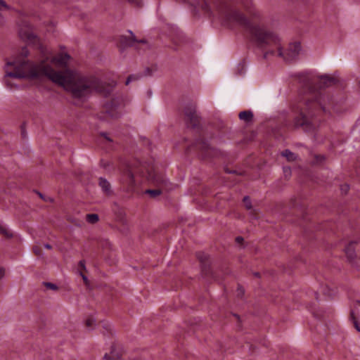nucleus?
<instances>
[{
  "label": "nucleus",
  "mask_w": 360,
  "mask_h": 360,
  "mask_svg": "<svg viewBox=\"0 0 360 360\" xmlns=\"http://www.w3.org/2000/svg\"><path fill=\"white\" fill-rule=\"evenodd\" d=\"M27 56V49L22 48L17 58L6 63L4 82L8 88L12 89L15 86L11 82L12 79L45 76L62 86L74 98L80 100H85L94 92L107 96L112 89V85L105 84L98 78L84 75L76 70L67 68L63 71L55 70L52 65L61 68L66 66L70 59L67 53H60L54 57L46 56L39 64L26 60Z\"/></svg>",
  "instance_id": "f257e3e1"
},
{
  "label": "nucleus",
  "mask_w": 360,
  "mask_h": 360,
  "mask_svg": "<svg viewBox=\"0 0 360 360\" xmlns=\"http://www.w3.org/2000/svg\"><path fill=\"white\" fill-rule=\"evenodd\" d=\"M231 1L242 4L248 11L250 19L223 0H188L196 13L200 11L207 17L219 20L227 25H238L248 32L259 46H269V50L264 53L265 58L269 54L277 53L285 60L292 61L298 56L301 51L300 43L290 44L286 51H283L279 37L266 29L264 18L252 6V0Z\"/></svg>",
  "instance_id": "f03ea898"
},
{
  "label": "nucleus",
  "mask_w": 360,
  "mask_h": 360,
  "mask_svg": "<svg viewBox=\"0 0 360 360\" xmlns=\"http://www.w3.org/2000/svg\"><path fill=\"white\" fill-rule=\"evenodd\" d=\"M297 77L298 82L306 87L309 93L302 98L298 104L300 115L295 118V125L296 127H302L304 131L313 132L316 127L309 117L319 115L321 112H330L329 107L332 105L333 101L328 91H311L313 86L316 84V75L310 72H303L298 73Z\"/></svg>",
  "instance_id": "7ed1b4c3"
},
{
  "label": "nucleus",
  "mask_w": 360,
  "mask_h": 360,
  "mask_svg": "<svg viewBox=\"0 0 360 360\" xmlns=\"http://www.w3.org/2000/svg\"><path fill=\"white\" fill-rule=\"evenodd\" d=\"M142 177H145L149 182L159 187V188L146 191V193L152 197L160 195L161 188H167V179L162 174L157 172L154 166H146L136 160L125 166L122 179L129 186H134L141 183Z\"/></svg>",
  "instance_id": "20e7f679"
},
{
  "label": "nucleus",
  "mask_w": 360,
  "mask_h": 360,
  "mask_svg": "<svg viewBox=\"0 0 360 360\" xmlns=\"http://www.w3.org/2000/svg\"><path fill=\"white\" fill-rule=\"evenodd\" d=\"M124 103L122 97L120 96H114L105 104L106 113L112 118L116 119L122 114V109Z\"/></svg>",
  "instance_id": "39448f33"
},
{
  "label": "nucleus",
  "mask_w": 360,
  "mask_h": 360,
  "mask_svg": "<svg viewBox=\"0 0 360 360\" xmlns=\"http://www.w3.org/2000/svg\"><path fill=\"white\" fill-rule=\"evenodd\" d=\"M187 124L191 127H196L199 123L198 116L194 104L188 105L184 110Z\"/></svg>",
  "instance_id": "423d86ee"
},
{
  "label": "nucleus",
  "mask_w": 360,
  "mask_h": 360,
  "mask_svg": "<svg viewBox=\"0 0 360 360\" xmlns=\"http://www.w3.org/2000/svg\"><path fill=\"white\" fill-rule=\"evenodd\" d=\"M355 242H350L345 248V251L348 261L352 264L356 266L357 268L359 267L360 259L356 258V255L354 250Z\"/></svg>",
  "instance_id": "0eeeda50"
},
{
  "label": "nucleus",
  "mask_w": 360,
  "mask_h": 360,
  "mask_svg": "<svg viewBox=\"0 0 360 360\" xmlns=\"http://www.w3.org/2000/svg\"><path fill=\"white\" fill-rule=\"evenodd\" d=\"M316 83L321 88L332 86L335 83V79L328 75H316Z\"/></svg>",
  "instance_id": "6e6552de"
},
{
  "label": "nucleus",
  "mask_w": 360,
  "mask_h": 360,
  "mask_svg": "<svg viewBox=\"0 0 360 360\" xmlns=\"http://www.w3.org/2000/svg\"><path fill=\"white\" fill-rule=\"evenodd\" d=\"M122 355V352L120 347L113 345L110 354H105L103 356L104 360H118Z\"/></svg>",
  "instance_id": "1a4fd4ad"
},
{
  "label": "nucleus",
  "mask_w": 360,
  "mask_h": 360,
  "mask_svg": "<svg viewBox=\"0 0 360 360\" xmlns=\"http://www.w3.org/2000/svg\"><path fill=\"white\" fill-rule=\"evenodd\" d=\"M99 186L105 194L110 195L112 193L110 184L105 179L100 178Z\"/></svg>",
  "instance_id": "9d476101"
},
{
  "label": "nucleus",
  "mask_w": 360,
  "mask_h": 360,
  "mask_svg": "<svg viewBox=\"0 0 360 360\" xmlns=\"http://www.w3.org/2000/svg\"><path fill=\"white\" fill-rule=\"evenodd\" d=\"M130 36L127 38L126 37H122L121 38V43L124 46H134L136 39L132 32L129 31Z\"/></svg>",
  "instance_id": "9b49d317"
},
{
  "label": "nucleus",
  "mask_w": 360,
  "mask_h": 360,
  "mask_svg": "<svg viewBox=\"0 0 360 360\" xmlns=\"http://www.w3.org/2000/svg\"><path fill=\"white\" fill-rule=\"evenodd\" d=\"M238 116L241 120L248 122L252 120V119L253 117V114L250 110H245V111L240 112L239 113Z\"/></svg>",
  "instance_id": "f8f14e48"
},
{
  "label": "nucleus",
  "mask_w": 360,
  "mask_h": 360,
  "mask_svg": "<svg viewBox=\"0 0 360 360\" xmlns=\"http://www.w3.org/2000/svg\"><path fill=\"white\" fill-rule=\"evenodd\" d=\"M0 233L8 238L13 236L12 231L4 224H0Z\"/></svg>",
  "instance_id": "ddd939ff"
},
{
  "label": "nucleus",
  "mask_w": 360,
  "mask_h": 360,
  "mask_svg": "<svg viewBox=\"0 0 360 360\" xmlns=\"http://www.w3.org/2000/svg\"><path fill=\"white\" fill-rule=\"evenodd\" d=\"M19 34L21 38L27 39L29 41H32L35 37L33 33H32L30 30L24 32L22 29H20L19 31Z\"/></svg>",
  "instance_id": "4468645a"
},
{
  "label": "nucleus",
  "mask_w": 360,
  "mask_h": 360,
  "mask_svg": "<svg viewBox=\"0 0 360 360\" xmlns=\"http://www.w3.org/2000/svg\"><path fill=\"white\" fill-rule=\"evenodd\" d=\"M282 155L283 157L286 158V159L288 161H293L296 159L295 154H294L290 150H288V149H286L282 152Z\"/></svg>",
  "instance_id": "2eb2a0df"
},
{
  "label": "nucleus",
  "mask_w": 360,
  "mask_h": 360,
  "mask_svg": "<svg viewBox=\"0 0 360 360\" xmlns=\"http://www.w3.org/2000/svg\"><path fill=\"white\" fill-rule=\"evenodd\" d=\"M86 219L90 224H95L98 221L99 218L96 214H88L86 215Z\"/></svg>",
  "instance_id": "dca6fc26"
},
{
  "label": "nucleus",
  "mask_w": 360,
  "mask_h": 360,
  "mask_svg": "<svg viewBox=\"0 0 360 360\" xmlns=\"http://www.w3.org/2000/svg\"><path fill=\"white\" fill-rule=\"evenodd\" d=\"M350 319L353 321L354 326L358 332H360V326L354 316V311L352 310L350 313Z\"/></svg>",
  "instance_id": "f3484780"
},
{
  "label": "nucleus",
  "mask_w": 360,
  "mask_h": 360,
  "mask_svg": "<svg viewBox=\"0 0 360 360\" xmlns=\"http://www.w3.org/2000/svg\"><path fill=\"white\" fill-rule=\"evenodd\" d=\"M323 292L328 297H333L335 295V291L330 289L328 286H326L323 289Z\"/></svg>",
  "instance_id": "a211bd4d"
},
{
  "label": "nucleus",
  "mask_w": 360,
  "mask_h": 360,
  "mask_svg": "<svg viewBox=\"0 0 360 360\" xmlns=\"http://www.w3.org/2000/svg\"><path fill=\"white\" fill-rule=\"evenodd\" d=\"M139 78H140V75H129L128 77L125 84H126V85H128L132 81L136 80V79H138Z\"/></svg>",
  "instance_id": "6ab92c4d"
},
{
  "label": "nucleus",
  "mask_w": 360,
  "mask_h": 360,
  "mask_svg": "<svg viewBox=\"0 0 360 360\" xmlns=\"http://www.w3.org/2000/svg\"><path fill=\"white\" fill-rule=\"evenodd\" d=\"M197 257L202 263H205L207 260V255L203 252L198 253Z\"/></svg>",
  "instance_id": "aec40b11"
},
{
  "label": "nucleus",
  "mask_w": 360,
  "mask_h": 360,
  "mask_svg": "<svg viewBox=\"0 0 360 360\" xmlns=\"http://www.w3.org/2000/svg\"><path fill=\"white\" fill-rule=\"evenodd\" d=\"M243 202L245 203V207L248 210H251L252 209V205H251L250 200L248 196H245L243 198Z\"/></svg>",
  "instance_id": "412c9836"
},
{
  "label": "nucleus",
  "mask_w": 360,
  "mask_h": 360,
  "mask_svg": "<svg viewBox=\"0 0 360 360\" xmlns=\"http://www.w3.org/2000/svg\"><path fill=\"white\" fill-rule=\"evenodd\" d=\"M44 285L47 288H49V289L53 290H56L58 289V286L56 284L52 283H49V282L44 283Z\"/></svg>",
  "instance_id": "4be33fe9"
},
{
  "label": "nucleus",
  "mask_w": 360,
  "mask_h": 360,
  "mask_svg": "<svg viewBox=\"0 0 360 360\" xmlns=\"http://www.w3.org/2000/svg\"><path fill=\"white\" fill-rule=\"evenodd\" d=\"M199 148L205 150H208L210 148V146L207 142L202 141L199 143Z\"/></svg>",
  "instance_id": "5701e85b"
},
{
  "label": "nucleus",
  "mask_w": 360,
  "mask_h": 360,
  "mask_svg": "<svg viewBox=\"0 0 360 360\" xmlns=\"http://www.w3.org/2000/svg\"><path fill=\"white\" fill-rule=\"evenodd\" d=\"M95 322V319L93 317H89L86 320V325L88 328H91Z\"/></svg>",
  "instance_id": "b1692460"
},
{
  "label": "nucleus",
  "mask_w": 360,
  "mask_h": 360,
  "mask_svg": "<svg viewBox=\"0 0 360 360\" xmlns=\"http://www.w3.org/2000/svg\"><path fill=\"white\" fill-rule=\"evenodd\" d=\"M33 252H34V254L37 256H41L42 255V251L40 249V248H39L38 246H34L33 248Z\"/></svg>",
  "instance_id": "393cba45"
},
{
  "label": "nucleus",
  "mask_w": 360,
  "mask_h": 360,
  "mask_svg": "<svg viewBox=\"0 0 360 360\" xmlns=\"http://www.w3.org/2000/svg\"><path fill=\"white\" fill-rule=\"evenodd\" d=\"M341 192L346 194L349 190V186L347 184L341 186Z\"/></svg>",
  "instance_id": "a878e982"
},
{
  "label": "nucleus",
  "mask_w": 360,
  "mask_h": 360,
  "mask_svg": "<svg viewBox=\"0 0 360 360\" xmlns=\"http://www.w3.org/2000/svg\"><path fill=\"white\" fill-rule=\"evenodd\" d=\"M316 162L321 163L325 160V157L323 155H316Z\"/></svg>",
  "instance_id": "bb28decb"
},
{
  "label": "nucleus",
  "mask_w": 360,
  "mask_h": 360,
  "mask_svg": "<svg viewBox=\"0 0 360 360\" xmlns=\"http://www.w3.org/2000/svg\"><path fill=\"white\" fill-rule=\"evenodd\" d=\"M238 296H242L244 294V290L242 287L239 286L237 290Z\"/></svg>",
  "instance_id": "cd10ccee"
},
{
  "label": "nucleus",
  "mask_w": 360,
  "mask_h": 360,
  "mask_svg": "<svg viewBox=\"0 0 360 360\" xmlns=\"http://www.w3.org/2000/svg\"><path fill=\"white\" fill-rule=\"evenodd\" d=\"M5 276V269L4 268L0 269V281L3 279Z\"/></svg>",
  "instance_id": "c85d7f7f"
},
{
  "label": "nucleus",
  "mask_w": 360,
  "mask_h": 360,
  "mask_svg": "<svg viewBox=\"0 0 360 360\" xmlns=\"http://www.w3.org/2000/svg\"><path fill=\"white\" fill-rule=\"evenodd\" d=\"M79 267L81 269H83V270H85L86 269V266H85V264H84V261H80L79 263Z\"/></svg>",
  "instance_id": "c756f323"
},
{
  "label": "nucleus",
  "mask_w": 360,
  "mask_h": 360,
  "mask_svg": "<svg viewBox=\"0 0 360 360\" xmlns=\"http://www.w3.org/2000/svg\"><path fill=\"white\" fill-rule=\"evenodd\" d=\"M283 172L285 173V176L290 174V169L289 167H283Z\"/></svg>",
  "instance_id": "7c9ffc66"
},
{
  "label": "nucleus",
  "mask_w": 360,
  "mask_h": 360,
  "mask_svg": "<svg viewBox=\"0 0 360 360\" xmlns=\"http://www.w3.org/2000/svg\"><path fill=\"white\" fill-rule=\"evenodd\" d=\"M128 1L131 4H136L137 6H139L140 4L139 0H128Z\"/></svg>",
  "instance_id": "2f4dec72"
},
{
  "label": "nucleus",
  "mask_w": 360,
  "mask_h": 360,
  "mask_svg": "<svg viewBox=\"0 0 360 360\" xmlns=\"http://www.w3.org/2000/svg\"><path fill=\"white\" fill-rule=\"evenodd\" d=\"M101 135H102L103 136H104V138H105L107 141H112L111 139H110V137H108V136L107 134L103 133V134H101Z\"/></svg>",
  "instance_id": "473e14b6"
},
{
  "label": "nucleus",
  "mask_w": 360,
  "mask_h": 360,
  "mask_svg": "<svg viewBox=\"0 0 360 360\" xmlns=\"http://www.w3.org/2000/svg\"><path fill=\"white\" fill-rule=\"evenodd\" d=\"M80 275L82 277V279L84 280V281L86 283H87V281H88L87 277L84 274H83L82 273H80Z\"/></svg>",
  "instance_id": "72a5a7b5"
},
{
  "label": "nucleus",
  "mask_w": 360,
  "mask_h": 360,
  "mask_svg": "<svg viewBox=\"0 0 360 360\" xmlns=\"http://www.w3.org/2000/svg\"><path fill=\"white\" fill-rule=\"evenodd\" d=\"M243 240V238L240 236H238L236 238V241L238 243H240Z\"/></svg>",
  "instance_id": "f704fd0d"
},
{
  "label": "nucleus",
  "mask_w": 360,
  "mask_h": 360,
  "mask_svg": "<svg viewBox=\"0 0 360 360\" xmlns=\"http://www.w3.org/2000/svg\"><path fill=\"white\" fill-rule=\"evenodd\" d=\"M44 247L47 249H51V246L49 245V244H45L44 245Z\"/></svg>",
  "instance_id": "c9c22d12"
},
{
  "label": "nucleus",
  "mask_w": 360,
  "mask_h": 360,
  "mask_svg": "<svg viewBox=\"0 0 360 360\" xmlns=\"http://www.w3.org/2000/svg\"><path fill=\"white\" fill-rule=\"evenodd\" d=\"M102 166H103V167H106V164H105V163H103V162H102Z\"/></svg>",
  "instance_id": "e433bc0d"
},
{
  "label": "nucleus",
  "mask_w": 360,
  "mask_h": 360,
  "mask_svg": "<svg viewBox=\"0 0 360 360\" xmlns=\"http://www.w3.org/2000/svg\"><path fill=\"white\" fill-rule=\"evenodd\" d=\"M255 276H259V273H255Z\"/></svg>",
  "instance_id": "4c0bfd02"
},
{
  "label": "nucleus",
  "mask_w": 360,
  "mask_h": 360,
  "mask_svg": "<svg viewBox=\"0 0 360 360\" xmlns=\"http://www.w3.org/2000/svg\"><path fill=\"white\" fill-rule=\"evenodd\" d=\"M22 134L23 136H25V134H24L23 131H22Z\"/></svg>",
  "instance_id": "58836bf2"
},
{
  "label": "nucleus",
  "mask_w": 360,
  "mask_h": 360,
  "mask_svg": "<svg viewBox=\"0 0 360 360\" xmlns=\"http://www.w3.org/2000/svg\"><path fill=\"white\" fill-rule=\"evenodd\" d=\"M140 42L143 43L145 41L141 40Z\"/></svg>",
  "instance_id": "ea45409f"
},
{
  "label": "nucleus",
  "mask_w": 360,
  "mask_h": 360,
  "mask_svg": "<svg viewBox=\"0 0 360 360\" xmlns=\"http://www.w3.org/2000/svg\"><path fill=\"white\" fill-rule=\"evenodd\" d=\"M135 360H141V359H135Z\"/></svg>",
  "instance_id": "a19ab883"
}]
</instances>
